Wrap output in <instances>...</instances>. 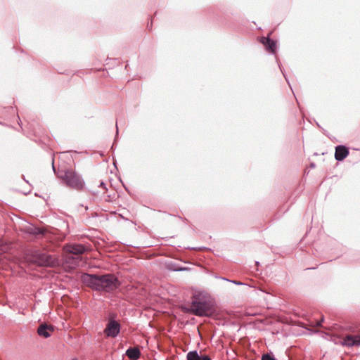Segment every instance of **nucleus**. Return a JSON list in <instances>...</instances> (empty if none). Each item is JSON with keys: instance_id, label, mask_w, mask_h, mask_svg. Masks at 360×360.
Segmentation results:
<instances>
[{"instance_id": "f257e3e1", "label": "nucleus", "mask_w": 360, "mask_h": 360, "mask_svg": "<svg viewBox=\"0 0 360 360\" xmlns=\"http://www.w3.org/2000/svg\"><path fill=\"white\" fill-rule=\"evenodd\" d=\"M81 281L94 290L106 292H112L120 285L118 278L112 274L98 275L83 273L81 276Z\"/></svg>"}, {"instance_id": "f03ea898", "label": "nucleus", "mask_w": 360, "mask_h": 360, "mask_svg": "<svg viewBox=\"0 0 360 360\" xmlns=\"http://www.w3.org/2000/svg\"><path fill=\"white\" fill-rule=\"evenodd\" d=\"M190 311L198 316H211L214 313V309L211 300L205 298L201 294L193 296Z\"/></svg>"}, {"instance_id": "7ed1b4c3", "label": "nucleus", "mask_w": 360, "mask_h": 360, "mask_svg": "<svg viewBox=\"0 0 360 360\" xmlns=\"http://www.w3.org/2000/svg\"><path fill=\"white\" fill-rule=\"evenodd\" d=\"M52 167L54 173L58 177L62 179L64 183L69 187L76 190H81L84 186V181L82 176L72 169H62L58 172L56 171L53 161L52 162Z\"/></svg>"}, {"instance_id": "20e7f679", "label": "nucleus", "mask_w": 360, "mask_h": 360, "mask_svg": "<svg viewBox=\"0 0 360 360\" xmlns=\"http://www.w3.org/2000/svg\"><path fill=\"white\" fill-rule=\"evenodd\" d=\"M34 261L40 266H53L56 264V259L51 255L37 251L33 255Z\"/></svg>"}, {"instance_id": "39448f33", "label": "nucleus", "mask_w": 360, "mask_h": 360, "mask_svg": "<svg viewBox=\"0 0 360 360\" xmlns=\"http://www.w3.org/2000/svg\"><path fill=\"white\" fill-rule=\"evenodd\" d=\"M121 325L114 317H110L104 329V333L106 337L116 338L120 333Z\"/></svg>"}, {"instance_id": "423d86ee", "label": "nucleus", "mask_w": 360, "mask_h": 360, "mask_svg": "<svg viewBox=\"0 0 360 360\" xmlns=\"http://www.w3.org/2000/svg\"><path fill=\"white\" fill-rule=\"evenodd\" d=\"M349 154V148L344 145H338L335 147V158L337 161L344 160Z\"/></svg>"}, {"instance_id": "0eeeda50", "label": "nucleus", "mask_w": 360, "mask_h": 360, "mask_svg": "<svg viewBox=\"0 0 360 360\" xmlns=\"http://www.w3.org/2000/svg\"><path fill=\"white\" fill-rule=\"evenodd\" d=\"M342 345L352 347L360 346V335H347L342 342Z\"/></svg>"}, {"instance_id": "6e6552de", "label": "nucleus", "mask_w": 360, "mask_h": 360, "mask_svg": "<svg viewBox=\"0 0 360 360\" xmlns=\"http://www.w3.org/2000/svg\"><path fill=\"white\" fill-rule=\"evenodd\" d=\"M261 43L265 46L266 49L272 54L276 52V42L269 37H263L261 39Z\"/></svg>"}, {"instance_id": "1a4fd4ad", "label": "nucleus", "mask_w": 360, "mask_h": 360, "mask_svg": "<svg viewBox=\"0 0 360 360\" xmlns=\"http://www.w3.org/2000/svg\"><path fill=\"white\" fill-rule=\"evenodd\" d=\"M54 330V327L51 325L46 323H41L37 328V334L44 338H48L51 336V332Z\"/></svg>"}, {"instance_id": "9d476101", "label": "nucleus", "mask_w": 360, "mask_h": 360, "mask_svg": "<svg viewBox=\"0 0 360 360\" xmlns=\"http://www.w3.org/2000/svg\"><path fill=\"white\" fill-rule=\"evenodd\" d=\"M187 360H212L210 356L207 354H198L197 350L190 351L186 354Z\"/></svg>"}, {"instance_id": "9b49d317", "label": "nucleus", "mask_w": 360, "mask_h": 360, "mask_svg": "<svg viewBox=\"0 0 360 360\" xmlns=\"http://www.w3.org/2000/svg\"><path fill=\"white\" fill-rule=\"evenodd\" d=\"M125 354L131 360H137L141 356V351L137 347H129Z\"/></svg>"}, {"instance_id": "f8f14e48", "label": "nucleus", "mask_w": 360, "mask_h": 360, "mask_svg": "<svg viewBox=\"0 0 360 360\" xmlns=\"http://www.w3.org/2000/svg\"><path fill=\"white\" fill-rule=\"evenodd\" d=\"M85 250H86V249L84 245H71L69 247L68 252L71 254L79 256L80 255L84 253L85 252Z\"/></svg>"}, {"instance_id": "ddd939ff", "label": "nucleus", "mask_w": 360, "mask_h": 360, "mask_svg": "<svg viewBox=\"0 0 360 360\" xmlns=\"http://www.w3.org/2000/svg\"><path fill=\"white\" fill-rule=\"evenodd\" d=\"M262 360H276L272 353L264 354L262 356Z\"/></svg>"}, {"instance_id": "4468645a", "label": "nucleus", "mask_w": 360, "mask_h": 360, "mask_svg": "<svg viewBox=\"0 0 360 360\" xmlns=\"http://www.w3.org/2000/svg\"><path fill=\"white\" fill-rule=\"evenodd\" d=\"M118 133H119V131H118V127H117V124H116V135H115V140H114V143L112 146V149L113 148V146L115 145V141H117V136H118Z\"/></svg>"}, {"instance_id": "2eb2a0df", "label": "nucleus", "mask_w": 360, "mask_h": 360, "mask_svg": "<svg viewBox=\"0 0 360 360\" xmlns=\"http://www.w3.org/2000/svg\"><path fill=\"white\" fill-rule=\"evenodd\" d=\"M226 281H228L232 282V283H235V284H236V285H242V284H243L242 283H240V282H239V281H230V280H229V279H226Z\"/></svg>"}, {"instance_id": "dca6fc26", "label": "nucleus", "mask_w": 360, "mask_h": 360, "mask_svg": "<svg viewBox=\"0 0 360 360\" xmlns=\"http://www.w3.org/2000/svg\"><path fill=\"white\" fill-rule=\"evenodd\" d=\"M99 186L106 189L105 184L103 181L100 182Z\"/></svg>"}, {"instance_id": "f3484780", "label": "nucleus", "mask_w": 360, "mask_h": 360, "mask_svg": "<svg viewBox=\"0 0 360 360\" xmlns=\"http://www.w3.org/2000/svg\"><path fill=\"white\" fill-rule=\"evenodd\" d=\"M323 321V317L321 318V321H319L316 324L317 326H321V323Z\"/></svg>"}, {"instance_id": "a211bd4d", "label": "nucleus", "mask_w": 360, "mask_h": 360, "mask_svg": "<svg viewBox=\"0 0 360 360\" xmlns=\"http://www.w3.org/2000/svg\"><path fill=\"white\" fill-rule=\"evenodd\" d=\"M276 60H278V58H277V57H276ZM277 62H278V61H277ZM278 67H279V68H280L281 71V72H282V73H283V70H282V68H281V64H280L279 63H278Z\"/></svg>"}, {"instance_id": "6ab92c4d", "label": "nucleus", "mask_w": 360, "mask_h": 360, "mask_svg": "<svg viewBox=\"0 0 360 360\" xmlns=\"http://www.w3.org/2000/svg\"><path fill=\"white\" fill-rule=\"evenodd\" d=\"M283 75L284 77L285 78V80L287 81L288 84H290V82H288V80L286 76L285 75L284 72H283Z\"/></svg>"}, {"instance_id": "aec40b11", "label": "nucleus", "mask_w": 360, "mask_h": 360, "mask_svg": "<svg viewBox=\"0 0 360 360\" xmlns=\"http://www.w3.org/2000/svg\"><path fill=\"white\" fill-rule=\"evenodd\" d=\"M311 167L314 168L315 167V164L314 163H311Z\"/></svg>"}, {"instance_id": "412c9836", "label": "nucleus", "mask_w": 360, "mask_h": 360, "mask_svg": "<svg viewBox=\"0 0 360 360\" xmlns=\"http://www.w3.org/2000/svg\"><path fill=\"white\" fill-rule=\"evenodd\" d=\"M184 269H185L184 268H181V269H177V271H183Z\"/></svg>"}, {"instance_id": "4be33fe9", "label": "nucleus", "mask_w": 360, "mask_h": 360, "mask_svg": "<svg viewBox=\"0 0 360 360\" xmlns=\"http://www.w3.org/2000/svg\"><path fill=\"white\" fill-rule=\"evenodd\" d=\"M72 360H78V359H77V358H74V359H72Z\"/></svg>"}]
</instances>
